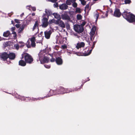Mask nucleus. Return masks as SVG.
Wrapping results in <instances>:
<instances>
[{
  "label": "nucleus",
  "instance_id": "nucleus-1",
  "mask_svg": "<svg viewBox=\"0 0 135 135\" xmlns=\"http://www.w3.org/2000/svg\"><path fill=\"white\" fill-rule=\"evenodd\" d=\"M84 84H82L81 86L79 88H76L72 90L70 89L65 88L62 86H60L57 88L55 90H51L49 93H51V95H56L59 94H63L65 93H69L70 92L74 91H78L80 90Z\"/></svg>",
  "mask_w": 135,
  "mask_h": 135
},
{
  "label": "nucleus",
  "instance_id": "nucleus-2",
  "mask_svg": "<svg viewBox=\"0 0 135 135\" xmlns=\"http://www.w3.org/2000/svg\"><path fill=\"white\" fill-rule=\"evenodd\" d=\"M122 15L129 22H135V15L130 12H128L125 11L122 13Z\"/></svg>",
  "mask_w": 135,
  "mask_h": 135
},
{
  "label": "nucleus",
  "instance_id": "nucleus-3",
  "mask_svg": "<svg viewBox=\"0 0 135 135\" xmlns=\"http://www.w3.org/2000/svg\"><path fill=\"white\" fill-rule=\"evenodd\" d=\"M21 59L24 58L25 60L26 63L29 64H32L33 61V59L30 55L27 53H25L24 54H22Z\"/></svg>",
  "mask_w": 135,
  "mask_h": 135
},
{
  "label": "nucleus",
  "instance_id": "nucleus-4",
  "mask_svg": "<svg viewBox=\"0 0 135 135\" xmlns=\"http://www.w3.org/2000/svg\"><path fill=\"white\" fill-rule=\"evenodd\" d=\"M69 15H71L70 12L65 11L61 14V18L63 20L70 21L71 20Z\"/></svg>",
  "mask_w": 135,
  "mask_h": 135
},
{
  "label": "nucleus",
  "instance_id": "nucleus-5",
  "mask_svg": "<svg viewBox=\"0 0 135 135\" xmlns=\"http://www.w3.org/2000/svg\"><path fill=\"white\" fill-rule=\"evenodd\" d=\"M74 29L76 32L78 33H82L84 30L83 27L79 25H74Z\"/></svg>",
  "mask_w": 135,
  "mask_h": 135
},
{
  "label": "nucleus",
  "instance_id": "nucleus-6",
  "mask_svg": "<svg viewBox=\"0 0 135 135\" xmlns=\"http://www.w3.org/2000/svg\"><path fill=\"white\" fill-rule=\"evenodd\" d=\"M35 38L33 37L31 38L30 41L31 42V44H30V42L28 41L27 43V46L28 48H30L31 47H35L36 46Z\"/></svg>",
  "mask_w": 135,
  "mask_h": 135
},
{
  "label": "nucleus",
  "instance_id": "nucleus-7",
  "mask_svg": "<svg viewBox=\"0 0 135 135\" xmlns=\"http://www.w3.org/2000/svg\"><path fill=\"white\" fill-rule=\"evenodd\" d=\"M43 18L42 20V26L44 27H46L48 25L49 22H48L49 18L46 17V14H44L43 15Z\"/></svg>",
  "mask_w": 135,
  "mask_h": 135
},
{
  "label": "nucleus",
  "instance_id": "nucleus-8",
  "mask_svg": "<svg viewBox=\"0 0 135 135\" xmlns=\"http://www.w3.org/2000/svg\"><path fill=\"white\" fill-rule=\"evenodd\" d=\"M8 53L4 52L0 55V58L4 61H6L8 58Z\"/></svg>",
  "mask_w": 135,
  "mask_h": 135
},
{
  "label": "nucleus",
  "instance_id": "nucleus-9",
  "mask_svg": "<svg viewBox=\"0 0 135 135\" xmlns=\"http://www.w3.org/2000/svg\"><path fill=\"white\" fill-rule=\"evenodd\" d=\"M56 63L58 65H61L63 63V60L61 57H56Z\"/></svg>",
  "mask_w": 135,
  "mask_h": 135
},
{
  "label": "nucleus",
  "instance_id": "nucleus-10",
  "mask_svg": "<svg viewBox=\"0 0 135 135\" xmlns=\"http://www.w3.org/2000/svg\"><path fill=\"white\" fill-rule=\"evenodd\" d=\"M121 14L120 12V10L118 8L116 9L114 11L113 16L115 17H119L121 16Z\"/></svg>",
  "mask_w": 135,
  "mask_h": 135
},
{
  "label": "nucleus",
  "instance_id": "nucleus-11",
  "mask_svg": "<svg viewBox=\"0 0 135 135\" xmlns=\"http://www.w3.org/2000/svg\"><path fill=\"white\" fill-rule=\"evenodd\" d=\"M68 5L66 4V3H63L59 5V8L62 10H65L68 8Z\"/></svg>",
  "mask_w": 135,
  "mask_h": 135
},
{
  "label": "nucleus",
  "instance_id": "nucleus-12",
  "mask_svg": "<svg viewBox=\"0 0 135 135\" xmlns=\"http://www.w3.org/2000/svg\"><path fill=\"white\" fill-rule=\"evenodd\" d=\"M8 58L11 60H13L16 57L15 54L12 52L8 53Z\"/></svg>",
  "mask_w": 135,
  "mask_h": 135
},
{
  "label": "nucleus",
  "instance_id": "nucleus-13",
  "mask_svg": "<svg viewBox=\"0 0 135 135\" xmlns=\"http://www.w3.org/2000/svg\"><path fill=\"white\" fill-rule=\"evenodd\" d=\"M85 46V44L83 42H78L77 44L76 47L78 49L81 47H83Z\"/></svg>",
  "mask_w": 135,
  "mask_h": 135
},
{
  "label": "nucleus",
  "instance_id": "nucleus-14",
  "mask_svg": "<svg viewBox=\"0 0 135 135\" xmlns=\"http://www.w3.org/2000/svg\"><path fill=\"white\" fill-rule=\"evenodd\" d=\"M51 33V31L50 30L45 31L44 32L45 37L47 39H49L50 38Z\"/></svg>",
  "mask_w": 135,
  "mask_h": 135
},
{
  "label": "nucleus",
  "instance_id": "nucleus-15",
  "mask_svg": "<svg viewBox=\"0 0 135 135\" xmlns=\"http://www.w3.org/2000/svg\"><path fill=\"white\" fill-rule=\"evenodd\" d=\"M97 42V41H95L93 42V44L92 46L91 47V49L89 51V52L87 53H86V54H85V56L89 55L91 53V52L92 50L95 47V44Z\"/></svg>",
  "mask_w": 135,
  "mask_h": 135
},
{
  "label": "nucleus",
  "instance_id": "nucleus-16",
  "mask_svg": "<svg viewBox=\"0 0 135 135\" xmlns=\"http://www.w3.org/2000/svg\"><path fill=\"white\" fill-rule=\"evenodd\" d=\"M26 64V62L25 61H24L23 60H20L19 61V65L20 66H25Z\"/></svg>",
  "mask_w": 135,
  "mask_h": 135
},
{
  "label": "nucleus",
  "instance_id": "nucleus-17",
  "mask_svg": "<svg viewBox=\"0 0 135 135\" xmlns=\"http://www.w3.org/2000/svg\"><path fill=\"white\" fill-rule=\"evenodd\" d=\"M46 15L47 16V17L49 18V16L52 15V11L50 10L46 9L45 10Z\"/></svg>",
  "mask_w": 135,
  "mask_h": 135
},
{
  "label": "nucleus",
  "instance_id": "nucleus-18",
  "mask_svg": "<svg viewBox=\"0 0 135 135\" xmlns=\"http://www.w3.org/2000/svg\"><path fill=\"white\" fill-rule=\"evenodd\" d=\"M38 26H39V23L38 22L37 20L35 22V24L34 25L33 27L32 28V31H34L35 29L37 27L38 29Z\"/></svg>",
  "mask_w": 135,
  "mask_h": 135
},
{
  "label": "nucleus",
  "instance_id": "nucleus-19",
  "mask_svg": "<svg viewBox=\"0 0 135 135\" xmlns=\"http://www.w3.org/2000/svg\"><path fill=\"white\" fill-rule=\"evenodd\" d=\"M54 16V18L57 20H60L61 17L60 15L58 14L57 13H54L52 14Z\"/></svg>",
  "mask_w": 135,
  "mask_h": 135
},
{
  "label": "nucleus",
  "instance_id": "nucleus-20",
  "mask_svg": "<svg viewBox=\"0 0 135 135\" xmlns=\"http://www.w3.org/2000/svg\"><path fill=\"white\" fill-rule=\"evenodd\" d=\"M25 27L24 25H22L20 28L18 30V33H21L24 30Z\"/></svg>",
  "mask_w": 135,
  "mask_h": 135
},
{
  "label": "nucleus",
  "instance_id": "nucleus-21",
  "mask_svg": "<svg viewBox=\"0 0 135 135\" xmlns=\"http://www.w3.org/2000/svg\"><path fill=\"white\" fill-rule=\"evenodd\" d=\"M59 25L60 27L64 28L65 27V25L64 22L62 20H60Z\"/></svg>",
  "mask_w": 135,
  "mask_h": 135
},
{
  "label": "nucleus",
  "instance_id": "nucleus-22",
  "mask_svg": "<svg viewBox=\"0 0 135 135\" xmlns=\"http://www.w3.org/2000/svg\"><path fill=\"white\" fill-rule=\"evenodd\" d=\"M76 0H67L65 2L66 4L68 5H70L72 3L75 2Z\"/></svg>",
  "mask_w": 135,
  "mask_h": 135
},
{
  "label": "nucleus",
  "instance_id": "nucleus-23",
  "mask_svg": "<svg viewBox=\"0 0 135 135\" xmlns=\"http://www.w3.org/2000/svg\"><path fill=\"white\" fill-rule=\"evenodd\" d=\"M10 34V33L9 31H7L3 33V36L4 37H7L9 36Z\"/></svg>",
  "mask_w": 135,
  "mask_h": 135
},
{
  "label": "nucleus",
  "instance_id": "nucleus-24",
  "mask_svg": "<svg viewBox=\"0 0 135 135\" xmlns=\"http://www.w3.org/2000/svg\"><path fill=\"white\" fill-rule=\"evenodd\" d=\"M43 60L44 62L47 63L49 62V59L47 57L45 56L44 57Z\"/></svg>",
  "mask_w": 135,
  "mask_h": 135
},
{
  "label": "nucleus",
  "instance_id": "nucleus-25",
  "mask_svg": "<svg viewBox=\"0 0 135 135\" xmlns=\"http://www.w3.org/2000/svg\"><path fill=\"white\" fill-rule=\"evenodd\" d=\"M77 19L78 20H80L82 18V16L80 14H78L76 15Z\"/></svg>",
  "mask_w": 135,
  "mask_h": 135
},
{
  "label": "nucleus",
  "instance_id": "nucleus-26",
  "mask_svg": "<svg viewBox=\"0 0 135 135\" xmlns=\"http://www.w3.org/2000/svg\"><path fill=\"white\" fill-rule=\"evenodd\" d=\"M12 34L14 35L13 36L14 39L15 40L17 38V35L16 32L15 31H13Z\"/></svg>",
  "mask_w": 135,
  "mask_h": 135
},
{
  "label": "nucleus",
  "instance_id": "nucleus-27",
  "mask_svg": "<svg viewBox=\"0 0 135 135\" xmlns=\"http://www.w3.org/2000/svg\"><path fill=\"white\" fill-rule=\"evenodd\" d=\"M75 12L76 13H81V12L80 8H76L75 9Z\"/></svg>",
  "mask_w": 135,
  "mask_h": 135
},
{
  "label": "nucleus",
  "instance_id": "nucleus-28",
  "mask_svg": "<svg viewBox=\"0 0 135 135\" xmlns=\"http://www.w3.org/2000/svg\"><path fill=\"white\" fill-rule=\"evenodd\" d=\"M50 56L52 57L51 59H50V61L51 62H54L56 61V59L53 57L52 55H50Z\"/></svg>",
  "mask_w": 135,
  "mask_h": 135
},
{
  "label": "nucleus",
  "instance_id": "nucleus-29",
  "mask_svg": "<svg viewBox=\"0 0 135 135\" xmlns=\"http://www.w3.org/2000/svg\"><path fill=\"white\" fill-rule=\"evenodd\" d=\"M79 1L81 2V3L82 5L84 6L86 4V2L85 0H79Z\"/></svg>",
  "mask_w": 135,
  "mask_h": 135
},
{
  "label": "nucleus",
  "instance_id": "nucleus-30",
  "mask_svg": "<svg viewBox=\"0 0 135 135\" xmlns=\"http://www.w3.org/2000/svg\"><path fill=\"white\" fill-rule=\"evenodd\" d=\"M99 15L98 12H97L95 15L94 16L96 18V21H97L98 20Z\"/></svg>",
  "mask_w": 135,
  "mask_h": 135
},
{
  "label": "nucleus",
  "instance_id": "nucleus-31",
  "mask_svg": "<svg viewBox=\"0 0 135 135\" xmlns=\"http://www.w3.org/2000/svg\"><path fill=\"white\" fill-rule=\"evenodd\" d=\"M41 99V98H31V100L32 101H36L38 100H40V99Z\"/></svg>",
  "mask_w": 135,
  "mask_h": 135
},
{
  "label": "nucleus",
  "instance_id": "nucleus-32",
  "mask_svg": "<svg viewBox=\"0 0 135 135\" xmlns=\"http://www.w3.org/2000/svg\"><path fill=\"white\" fill-rule=\"evenodd\" d=\"M89 37L91 41H93L94 38V36L90 35Z\"/></svg>",
  "mask_w": 135,
  "mask_h": 135
},
{
  "label": "nucleus",
  "instance_id": "nucleus-33",
  "mask_svg": "<svg viewBox=\"0 0 135 135\" xmlns=\"http://www.w3.org/2000/svg\"><path fill=\"white\" fill-rule=\"evenodd\" d=\"M14 47L16 49L18 50L19 48V45L18 44H15L14 45Z\"/></svg>",
  "mask_w": 135,
  "mask_h": 135
},
{
  "label": "nucleus",
  "instance_id": "nucleus-34",
  "mask_svg": "<svg viewBox=\"0 0 135 135\" xmlns=\"http://www.w3.org/2000/svg\"><path fill=\"white\" fill-rule=\"evenodd\" d=\"M19 98L22 100H25L26 97L22 96H19Z\"/></svg>",
  "mask_w": 135,
  "mask_h": 135
},
{
  "label": "nucleus",
  "instance_id": "nucleus-35",
  "mask_svg": "<svg viewBox=\"0 0 135 135\" xmlns=\"http://www.w3.org/2000/svg\"><path fill=\"white\" fill-rule=\"evenodd\" d=\"M72 3L73 4L72 5L73 7L74 8L76 7L77 6V4L76 2H73Z\"/></svg>",
  "mask_w": 135,
  "mask_h": 135
},
{
  "label": "nucleus",
  "instance_id": "nucleus-36",
  "mask_svg": "<svg viewBox=\"0 0 135 135\" xmlns=\"http://www.w3.org/2000/svg\"><path fill=\"white\" fill-rule=\"evenodd\" d=\"M124 2L125 4H129L131 2V1L130 0H125Z\"/></svg>",
  "mask_w": 135,
  "mask_h": 135
},
{
  "label": "nucleus",
  "instance_id": "nucleus-37",
  "mask_svg": "<svg viewBox=\"0 0 135 135\" xmlns=\"http://www.w3.org/2000/svg\"><path fill=\"white\" fill-rule=\"evenodd\" d=\"M31 100V98L29 97H25V101L27 102Z\"/></svg>",
  "mask_w": 135,
  "mask_h": 135
},
{
  "label": "nucleus",
  "instance_id": "nucleus-38",
  "mask_svg": "<svg viewBox=\"0 0 135 135\" xmlns=\"http://www.w3.org/2000/svg\"><path fill=\"white\" fill-rule=\"evenodd\" d=\"M55 3L54 4V7L55 8H57L58 7V4L57 2H55Z\"/></svg>",
  "mask_w": 135,
  "mask_h": 135
},
{
  "label": "nucleus",
  "instance_id": "nucleus-39",
  "mask_svg": "<svg viewBox=\"0 0 135 135\" xmlns=\"http://www.w3.org/2000/svg\"><path fill=\"white\" fill-rule=\"evenodd\" d=\"M55 20L54 19L52 20H50L49 21V24H51L54 22Z\"/></svg>",
  "mask_w": 135,
  "mask_h": 135
},
{
  "label": "nucleus",
  "instance_id": "nucleus-40",
  "mask_svg": "<svg viewBox=\"0 0 135 135\" xmlns=\"http://www.w3.org/2000/svg\"><path fill=\"white\" fill-rule=\"evenodd\" d=\"M61 47L62 49H65L67 48V45H62L61 46Z\"/></svg>",
  "mask_w": 135,
  "mask_h": 135
},
{
  "label": "nucleus",
  "instance_id": "nucleus-41",
  "mask_svg": "<svg viewBox=\"0 0 135 135\" xmlns=\"http://www.w3.org/2000/svg\"><path fill=\"white\" fill-rule=\"evenodd\" d=\"M96 30V28L95 27H93L92 28L91 30V31L92 32H93L95 33V31Z\"/></svg>",
  "mask_w": 135,
  "mask_h": 135
},
{
  "label": "nucleus",
  "instance_id": "nucleus-42",
  "mask_svg": "<svg viewBox=\"0 0 135 135\" xmlns=\"http://www.w3.org/2000/svg\"><path fill=\"white\" fill-rule=\"evenodd\" d=\"M59 49V47L58 45H56L54 48V49L56 50H58Z\"/></svg>",
  "mask_w": 135,
  "mask_h": 135
},
{
  "label": "nucleus",
  "instance_id": "nucleus-43",
  "mask_svg": "<svg viewBox=\"0 0 135 135\" xmlns=\"http://www.w3.org/2000/svg\"><path fill=\"white\" fill-rule=\"evenodd\" d=\"M60 20H56L55 22V24L59 25Z\"/></svg>",
  "mask_w": 135,
  "mask_h": 135
},
{
  "label": "nucleus",
  "instance_id": "nucleus-44",
  "mask_svg": "<svg viewBox=\"0 0 135 135\" xmlns=\"http://www.w3.org/2000/svg\"><path fill=\"white\" fill-rule=\"evenodd\" d=\"M86 23L85 21L83 22L81 24V25H80L82 26V27H83V26H84L86 24Z\"/></svg>",
  "mask_w": 135,
  "mask_h": 135
},
{
  "label": "nucleus",
  "instance_id": "nucleus-45",
  "mask_svg": "<svg viewBox=\"0 0 135 135\" xmlns=\"http://www.w3.org/2000/svg\"><path fill=\"white\" fill-rule=\"evenodd\" d=\"M14 20H15V22L16 23H20V22L19 20L17 19H15Z\"/></svg>",
  "mask_w": 135,
  "mask_h": 135
},
{
  "label": "nucleus",
  "instance_id": "nucleus-46",
  "mask_svg": "<svg viewBox=\"0 0 135 135\" xmlns=\"http://www.w3.org/2000/svg\"><path fill=\"white\" fill-rule=\"evenodd\" d=\"M15 27H12V28H11V30L13 32V31H14L15 30Z\"/></svg>",
  "mask_w": 135,
  "mask_h": 135
},
{
  "label": "nucleus",
  "instance_id": "nucleus-47",
  "mask_svg": "<svg viewBox=\"0 0 135 135\" xmlns=\"http://www.w3.org/2000/svg\"><path fill=\"white\" fill-rule=\"evenodd\" d=\"M44 66L46 68H49L50 67V66L48 65H45Z\"/></svg>",
  "mask_w": 135,
  "mask_h": 135
},
{
  "label": "nucleus",
  "instance_id": "nucleus-48",
  "mask_svg": "<svg viewBox=\"0 0 135 135\" xmlns=\"http://www.w3.org/2000/svg\"><path fill=\"white\" fill-rule=\"evenodd\" d=\"M95 33L91 31L90 33V35L94 36Z\"/></svg>",
  "mask_w": 135,
  "mask_h": 135
},
{
  "label": "nucleus",
  "instance_id": "nucleus-49",
  "mask_svg": "<svg viewBox=\"0 0 135 135\" xmlns=\"http://www.w3.org/2000/svg\"><path fill=\"white\" fill-rule=\"evenodd\" d=\"M89 4H87V5H86V6L85 7V8L88 9L89 8Z\"/></svg>",
  "mask_w": 135,
  "mask_h": 135
},
{
  "label": "nucleus",
  "instance_id": "nucleus-50",
  "mask_svg": "<svg viewBox=\"0 0 135 135\" xmlns=\"http://www.w3.org/2000/svg\"><path fill=\"white\" fill-rule=\"evenodd\" d=\"M25 45L24 43L23 44H21L20 46V47L21 48H22Z\"/></svg>",
  "mask_w": 135,
  "mask_h": 135
},
{
  "label": "nucleus",
  "instance_id": "nucleus-51",
  "mask_svg": "<svg viewBox=\"0 0 135 135\" xmlns=\"http://www.w3.org/2000/svg\"><path fill=\"white\" fill-rule=\"evenodd\" d=\"M42 54L40 53L38 54V56L39 57V60L40 61L41 57L42 56Z\"/></svg>",
  "mask_w": 135,
  "mask_h": 135
},
{
  "label": "nucleus",
  "instance_id": "nucleus-52",
  "mask_svg": "<svg viewBox=\"0 0 135 135\" xmlns=\"http://www.w3.org/2000/svg\"><path fill=\"white\" fill-rule=\"evenodd\" d=\"M57 0H50V1L52 3H54L56 2Z\"/></svg>",
  "mask_w": 135,
  "mask_h": 135
},
{
  "label": "nucleus",
  "instance_id": "nucleus-53",
  "mask_svg": "<svg viewBox=\"0 0 135 135\" xmlns=\"http://www.w3.org/2000/svg\"><path fill=\"white\" fill-rule=\"evenodd\" d=\"M20 25L19 24H16L15 25V26L17 28H19L20 27Z\"/></svg>",
  "mask_w": 135,
  "mask_h": 135
},
{
  "label": "nucleus",
  "instance_id": "nucleus-54",
  "mask_svg": "<svg viewBox=\"0 0 135 135\" xmlns=\"http://www.w3.org/2000/svg\"><path fill=\"white\" fill-rule=\"evenodd\" d=\"M32 9L33 11H35L36 10V8L35 7H32Z\"/></svg>",
  "mask_w": 135,
  "mask_h": 135
},
{
  "label": "nucleus",
  "instance_id": "nucleus-55",
  "mask_svg": "<svg viewBox=\"0 0 135 135\" xmlns=\"http://www.w3.org/2000/svg\"><path fill=\"white\" fill-rule=\"evenodd\" d=\"M87 41L88 42V44L90 46V42L89 41V39H88L86 41Z\"/></svg>",
  "mask_w": 135,
  "mask_h": 135
},
{
  "label": "nucleus",
  "instance_id": "nucleus-56",
  "mask_svg": "<svg viewBox=\"0 0 135 135\" xmlns=\"http://www.w3.org/2000/svg\"><path fill=\"white\" fill-rule=\"evenodd\" d=\"M24 15V13H23L21 15V16L22 17L23 15Z\"/></svg>",
  "mask_w": 135,
  "mask_h": 135
},
{
  "label": "nucleus",
  "instance_id": "nucleus-57",
  "mask_svg": "<svg viewBox=\"0 0 135 135\" xmlns=\"http://www.w3.org/2000/svg\"><path fill=\"white\" fill-rule=\"evenodd\" d=\"M19 43L20 44H23V43H24V42L22 41H20L19 42Z\"/></svg>",
  "mask_w": 135,
  "mask_h": 135
},
{
  "label": "nucleus",
  "instance_id": "nucleus-58",
  "mask_svg": "<svg viewBox=\"0 0 135 135\" xmlns=\"http://www.w3.org/2000/svg\"><path fill=\"white\" fill-rule=\"evenodd\" d=\"M109 12H110L111 13H113V11L112 10H110L109 11Z\"/></svg>",
  "mask_w": 135,
  "mask_h": 135
},
{
  "label": "nucleus",
  "instance_id": "nucleus-59",
  "mask_svg": "<svg viewBox=\"0 0 135 135\" xmlns=\"http://www.w3.org/2000/svg\"><path fill=\"white\" fill-rule=\"evenodd\" d=\"M32 16H34L35 15V13H32Z\"/></svg>",
  "mask_w": 135,
  "mask_h": 135
},
{
  "label": "nucleus",
  "instance_id": "nucleus-60",
  "mask_svg": "<svg viewBox=\"0 0 135 135\" xmlns=\"http://www.w3.org/2000/svg\"><path fill=\"white\" fill-rule=\"evenodd\" d=\"M2 40V38L0 36V41H1Z\"/></svg>",
  "mask_w": 135,
  "mask_h": 135
},
{
  "label": "nucleus",
  "instance_id": "nucleus-61",
  "mask_svg": "<svg viewBox=\"0 0 135 135\" xmlns=\"http://www.w3.org/2000/svg\"><path fill=\"white\" fill-rule=\"evenodd\" d=\"M90 80V79H89V80H86V81H85L84 83H85V82H86L87 81H89Z\"/></svg>",
  "mask_w": 135,
  "mask_h": 135
},
{
  "label": "nucleus",
  "instance_id": "nucleus-62",
  "mask_svg": "<svg viewBox=\"0 0 135 135\" xmlns=\"http://www.w3.org/2000/svg\"><path fill=\"white\" fill-rule=\"evenodd\" d=\"M11 22H12V24H13L14 22H13V21H11Z\"/></svg>",
  "mask_w": 135,
  "mask_h": 135
},
{
  "label": "nucleus",
  "instance_id": "nucleus-63",
  "mask_svg": "<svg viewBox=\"0 0 135 135\" xmlns=\"http://www.w3.org/2000/svg\"><path fill=\"white\" fill-rule=\"evenodd\" d=\"M82 35H81V36H84V34H83V33H82Z\"/></svg>",
  "mask_w": 135,
  "mask_h": 135
},
{
  "label": "nucleus",
  "instance_id": "nucleus-64",
  "mask_svg": "<svg viewBox=\"0 0 135 135\" xmlns=\"http://www.w3.org/2000/svg\"><path fill=\"white\" fill-rule=\"evenodd\" d=\"M98 0H93L94 1H98Z\"/></svg>",
  "mask_w": 135,
  "mask_h": 135
}]
</instances>
